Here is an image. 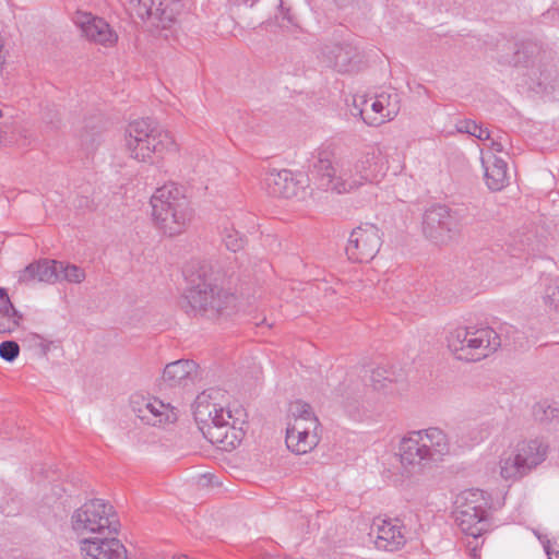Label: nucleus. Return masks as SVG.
Masks as SVG:
<instances>
[{
    "label": "nucleus",
    "instance_id": "obj_36",
    "mask_svg": "<svg viewBox=\"0 0 559 559\" xmlns=\"http://www.w3.org/2000/svg\"><path fill=\"white\" fill-rule=\"evenodd\" d=\"M341 403L349 416L356 417L359 414V400L355 394L347 393Z\"/></svg>",
    "mask_w": 559,
    "mask_h": 559
},
{
    "label": "nucleus",
    "instance_id": "obj_37",
    "mask_svg": "<svg viewBox=\"0 0 559 559\" xmlns=\"http://www.w3.org/2000/svg\"><path fill=\"white\" fill-rule=\"evenodd\" d=\"M544 298L546 304L559 310V280L547 287Z\"/></svg>",
    "mask_w": 559,
    "mask_h": 559
},
{
    "label": "nucleus",
    "instance_id": "obj_5",
    "mask_svg": "<svg viewBox=\"0 0 559 559\" xmlns=\"http://www.w3.org/2000/svg\"><path fill=\"white\" fill-rule=\"evenodd\" d=\"M450 452L449 436L439 427L411 431L399 444L400 462L408 472L439 462Z\"/></svg>",
    "mask_w": 559,
    "mask_h": 559
},
{
    "label": "nucleus",
    "instance_id": "obj_9",
    "mask_svg": "<svg viewBox=\"0 0 559 559\" xmlns=\"http://www.w3.org/2000/svg\"><path fill=\"white\" fill-rule=\"evenodd\" d=\"M487 506V499L480 489H466L455 497L453 515L465 535L477 538L488 530Z\"/></svg>",
    "mask_w": 559,
    "mask_h": 559
},
{
    "label": "nucleus",
    "instance_id": "obj_15",
    "mask_svg": "<svg viewBox=\"0 0 559 559\" xmlns=\"http://www.w3.org/2000/svg\"><path fill=\"white\" fill-rule=\"evenodd\" d=\"M79 548L85 559H127V549L116 534L82 539Z\"/></svg>",
    "mask_w": 559,
    "mask_h": 559
},
{
    "label": "nucleus",
    "instance_id": "obj_12",
    "mask_svg": "<svg viewBox=\"0 0 559 559\" xmlns=\"http://www.w3.org/2000/svg\"><path fill=\"white\" fill-rule=\"evenodd\" d=\"M130 403L133 413L145 425L165 427L178 419V409L155 396L136 394L131 397Z\"/></svg>",
    "mask_w": 559,
    "mask_h": 559
},
{
    "label": "nucleus",
    "instance_id": "obj_2",
    "mask_svg": "<svg viewBox=\"0 0 559 559\" xmlns=\"http://www.w3.org/2000/svg\"><path fill=\"white\" fill-rule=\"evenodd\" d=\"M227 394L218 388L201 392L193 404V415L204 437L213 444L227 450L236 448L242 438L237 425L242 423V409L231 411L226 406Z\"/></svg>",
    "mask_w": 559,
    "mask_h": 559
},
{
    "label": "nucleus",
    "instance_id": "obj_32",
    "mask_svg": "<svg viewBox=\"0 0 559 559\" xmlns=\"http://www.w3.org/2000/svg\"><path fill=\"white\" fill-rule=\"evenodd\" d=\"M222 240L226 248L233 252H238L245 246V237L234 228V226H223Z\"/></svg>",
    "mask_w": 559,
    "mask_h": 559
},
{
    "label": "nucleus",
    "instance_id": "obj_42",
    "mask_svg": "<svg viewBox=\"0 0 559 559\" xmlns=\"http://www.w3.org/2000/svg\"><path fill=\"white\" fill-rule=\"evenodd\" d=\"M258 0H243V3L245 4H249L250 7H252Z\"/></svg>",
    "mask_w": 559,
    "mask_h": 559
},
{
    "label": "nucleus",
    "instance_id": "obj_8",
    "mask_svg": "<svg viewBox=\"0 0 559 559\" xmlns=\"http://www.w3.org/2000/svg\"><path fill=\"white\" fill-rule=\"evenodd\" d=\"M70 522L79 542L96 535L118 533L114 507L103 499H92L83 503L73 511Z\"/></svg>",
    "mask_w": 559,
    "mask_h": 559
},
{
    "label": "nucleus",
    "instance_id": "obj_46",
    "mask_svg": "<svg viewBox=\"0 0 559 559\" xmlns=\"http://www.w3.org/2000/svg\"><path fill=\"white\" fill-rule=\"evenodd\" d=\"M2 117V111L0 110V118Z\"/></svg>",
    "mask_w": 559,
    "mask_h": 559
},
{
    "label": "nucleus",
    "instance_id": "obj_21",
    "mask_svg": "<svg viewBox=\"0 0 559 559\" xmlns=\"http://www.w3.org/2000/svg\"><path fill=\"white\" fill-rule=\"evenodd\" d=\"M511 447L519 454L520 461L527 473L546 459L547 447L538 439L522 440Z\"/></svg>",
    "mask_w": 559,
    "mask_h": 559
},
{
    "label": "nucleus",
    "instance_id": "obj_26",
    "mask_svg": "<svg viewBox=\"0 0 559 559\" xmlns=\"http://www.w3.org/2000/svg\"><path fill=\"white\" fill-rule=\"evenodd\" d=\"M323 53L329 67L335 68L338 72H347L350 70V63L354 57L350 47L334 45L326 48Z\"/></svg>",
    "mask_w": 559,
    "mask_h": 559
},
{
    "label": "nucleus",
    "instance_id": "obj_14",
    "mask_svg": "<svg viewBox=\"0 0 559 559\" xmlns=\"http://www.w3.org/2000/svg\"><path fill=\"white\" fill-rule=\"evenodd\" d=\"M180 9L176 0H130V12L153 26L166 28L175 22Z\"/></svg>",
    "mask_w": 559,
    "mask_h": 559
},
{
    "label": "nucleus",
    "instance_id": "obj_40",
    "mask_svg": "<svg viewBox=\"0 0 559 559\" xmlns=\"http://www.w3.org/2000/svg\"><path fill=\"white\" fill-rule=\"evenodd\" d=\"M36 338L39 340V342H40L39 345H40L43 352L46 354L49 350L50 342L44 340L43 337H40L38 335H36Z\"/></svg>",
    "mask_w": 559,
    "mask_h": 559
},
{
    "label": "nucleus",
    "instance_id": "obj_17",
    "mask_svg": "<svg viewBox=\"0 0 559 559\" xmlns=\"http://www.w3.org/2000/svg\"><path fill=\"white\" fill-rule=\"evenodd\" d=\"M404 526L400 520H380L371 527L370 535L376 536V547L386 551L400 549L406 543Z\"/></svg>",
    "mask_w": 559,
    "mask_h": 559
},
{
    "label": "nucleus",
    "instance_id": "obj_45",
    "mask_svg": "<svg viewBox=\"0 0 559 559\" xmlns=\"http://www.w3.org/2000/svg\"><path fill=\"white\" fill-rule=\"evenodd\" d=\"M532 49H531V52H534V48L535 46H530Z\"/></svg>",
    "mask_w": 559,
    "mask_h": 559
},
{
    "label": "nucleus",
    "instance_id": "obj_35",
    "mask_svg": "<svg viewBox=\"0 0 559 559\" xmlns=\"http://www.w3.org/2000/svg\"><path fill=\"white\" fill-rule=\"evenodd\" d=\"M558 409L545 404H537L534 407V416L537 420H551L557 417Z\"/></svg>",
    "mask_w": 559,
    "mask_h": 559
},
{
    "label": "nucleus",
    "instance_id": "obj_30",
    "mask_svg": "<svg viewBox=\"0 0 559 559\" xmlns=\"http://www.w3.org/2000/svg\"><path fill=\"white\" fill-rule=\"evenodd\" d=\"M59 282L66 281L73 284H81L85 277V271L71 263L59 261Z\"/></svg>",
    "mask_w": 559,
    "mask_h": 559
},
{
    "label": "nucleus",
    "instance_id": "obj_22",
    "mask_svg": "<svg viewBox=\"0 0 559 559\" xmlns=\"http://www.w3.org/2000/svg\"><path fill=\"white\" fill-rule=\"evenodd\" d=\"M485 169V179L488 188L493 191L501 190L508 182V165L506 160L495 154L481 157Z\"/></svg>",
    "mask_w": 559,
    "mask_h": 559
},
{
    "label": "nucleus",
    "instance_id": "obj_16",
    "mask_svg": "<svg viewBox=\"0 0 559 559\" xmlns=\"http://www.w3.org/2000/svg\"><path fill=\"white\" fill-rule=\"evenodd\" d=\"M73 21L75 25L81 29V33L90 41L105 47H111L118 40V35L102 17L94 16L87 12H76Z\"/></svg>",
    "mask_w": 559,
    "mask_h": 559
},
{
    "label": "nucleus",
    "instance_id": "obj_23",
    "mask_svg": "<svg viewBox=\"0 0 559 559\" xmlns=\"http://www.w3.org/2000/svg\"><path fill=\"white\" fill-rule=\"evenodd\" d=\"M499 473L506 480H516L527 474L525 467L520 461V456L510 445L506 449L499 460Z\"/></svg>",
    "mask_w": 559,
    "mask_h": 559
},
{
    "label": "nucleus",
    "instance_id": "obj_38",
    "mask_svg": "<svg viewBox=\"0 0 559 559\" xmlns=\"http://www.w3.org/2000/svg\"><path fill=\"white\" fill-rule=\"evenodd\" d=\"M490 151L492 154L501 153L504 151L506 144L508 142L507 135L498 136L497 139H492L490 136Z\"/></svg>",
    "mask_w": 559,
    "mask_h": 559
},
{
    "label": "nucleus",
    "instance_id": "obj_41",
    "mask_svg": "<svg viewBox=\"0 0 559 559\" xmlns=\"http://www.w3.org/2000/svg\"><path fill=\"white\" fill-rule=\"evenodd\" d=\"M509 62H513V63H515V64H516V63L522 62V58H521V52H520V50H518V51L515 52L514 58H513L512 60H510Z\"/></svg>",
    "mask_w": 559,
    "mask_h": 559
},
{
    "label": "nucleus",
    "instance_id": "obj_28",
    "mask_svg": "<svg viewBox=\"0 0 559 559\" xmlns=\"http://www.w3.org/2000/svg\"><path fill=\"white\" fill-rule=\"evenodd\" d=\"M288 412L293 418L292 423L302 421L304 426L319 428V420L308 403L296 400L289 404Z\"/></svg>",
    "mask_w": 559,
    "mask_h": 559
},
{
    "label": "nucleus",
    "instance_id": "obj_4",
    "mask_svg": "<svg viewBox=\"0 0 559 559\" xmlns=\"http://www.w3.org/2000/svg\"><path fill=\"white\" fill-rule=\"evenodd\" d=\"M124 148L136 162L153 164L154 158L177 153L179 146L169 131L158 128L146 118L128 124L124 131Z\"/></svg>",
    "mask_w": 559,
    "mask_h": 559
},
{
    "label": "nucleus",
    "instance_id": "obj_19",
    "mask_svg": "<svg viewBox=\"0 0 559 559\" xmlns=\"http://www.w3.org/2000/svg\"><path fill=\"white\" fill-rule=\"evenodd\" d=\"M444 205H433L425 211L423 217L424 235L437 245L447 243L449 234L443 228Z\"/></svg>",
    "mask_w": 559,
    "mask_h": 559
},
{
    "label": "nucleus",
    "instance_id": "obj_31",
    "mask_svg": "<svg viewBox=\"0 0 559 559\" xmlns=\"http://www.w3.org/2000/svg\"><path fill=\"white\" fill-rule=\"evenodd\" d=\"M487 437H488L487 429H485L483 427H479V426L465 427V428L461 429L460 445L461 447H473V445L481 442Z\"/></svg>",
    "mask_w": 559,
    "mask_h": 559
},
{
    "label": "nucleus",
    "instance_id": "obj_11",
    "mask_svg": "<svg viewBox=\"0 0 559 559\" xmlns=\"http://www.w3.org/2000/svg\"><path fill=\"white\" fill-rule=\"evenodd\" d=\"M263 187L270 195L300 202L306 201L311 194L308 177L287 169L267 171Z\"/></svg>",
    "mask_w": 559,
    "mask_h": 559
},
{
    "label": "nucleus",
    "instance_id": "obj_3",
    "mask_svg": "<svg viewBox=\"0 0 559 559\" xmlns=\"http://www.w3.org/2000/svg\"><path fill=\"white\" fill-rule=\"evenodd\" d=\"M211 270L207 263L199 267V282L191 285L185 294L187 312L210 319L230 316L236 308V296L218 284Z\"/></svg>",
    "mask_w": 559,
    "mask_h": 559
},
{
    "label": "nucleus",
    "instance_id": "obj_29",
    "mask_svg": "<svg viewBox=\"0 0 559 559\" xmlns=\"http://www.w3.org/2000/svg\"><path fill=\"white\" fill-rule=\"evenodd\" d=\"M402 378V373H396L391 368L378 367L371 372V382L376 390H384L389 384L397 382Z\"/></svg>",
    "mask_w": 559,
    "mask_h": 559
},
{
    "label": "nucleus",
    "instance_id": "obj_33",
    "mask_svg": "<svg viewBox=\"0 0 559 559\" xmlns=\"http://www.w3.org/2000/svg\"><path fill=\"white\" fill-rule=\"evenodd\" d=\"M456 130L460 133H467L481 141L490 139V132L488 129L483 128L473 120H463L457 122Z\"/></svg>",
    "mask_w": 559,
    "mask_h": 559
},
{
    "label": "nucleus",
    "instance_id": "obj_18",
    "mask_svg": "<svg viewBox=\"0 0 559 559\" xmlns=\"http://www.w3.org/2000/svg\"><path fill=\"white\" fill-rule=\"evenodd\" d=\"M318 428L304 426L302 421L288 423L286 445L296 454H306L319 443Z\"/></svg>",
    "mask_w": 559,
    "mask_h": 559
},
{
    "label": "nucleus",
    "instance_id": "obj_1",
    "mask_svg": "<svg viewBox=\"0 0 559 559\" xmlns=\"http://www.w3.org/2000/svg\"><path fill=\"white\" fill-rule=\"evenodd\" d=\"M381 170L379 153L371 148L355 163L346 156L325 147L313 156L312 174L319 186L336 193H347L378 177Z\"/></svg>",
    "mask_w": 559,
    "mask_h": 559
},
{
    "label": "nucleus",
    "instance_id": "obj_20",
    "mask_svg": "<svg viewBox=\"0 0 559 559\" xmlns=\"http://www.w3.org/2000/svg\"><path fill=\"white\" fill-rule=\"evenodd\" d=\"M59 261L40 260L27 265L19 276L20 282L28 283L38 281L53 284L59 282Z\"/></svg>",
    "mask_w": 559,
    "mask_h": 559
},
{
    "label": "nucleus",
    "instance_id": "obj_27",
    "mask_svg": "<svg viewBox=\"0 0 559 559\" xmlns=\"http://www.w3.org/2000/svg\"><path fill=\"white\" fill-rule=\"evenodd\" d=\"M468 218L469 215L466 209H450L444 205L443 228L445 234H449V241L469 223Z\"/></svg>",
    "mask_w": 559,
    "mask_h": 559
},
{
    "label": "nucleus",
    "instance_id": "obj_10",
    "mask_svg": "<svg viewBox=\"0 0 559 559\" xmlns=\"http://www.w3.org/2000/svg\"><path fill=\"white\" fill-rule=\"evenodd\" d=\"M349 106L352 116L361 118L366 124L372 127L393 120L401 108L400 96L395 91L382 92L373 97L355 95Z\"/></svg>",
    "mask_w": 559,
    "mask_h": 559
},
{
    "label": "nucleus",
    "instance_id": "obj_13",
    "mask_svg": "<svg viewBox=\"0 0 559 559\" xmlns=\"http://www.w3.org/2000/svg\"><path fill=\"white\" fill-rule=\"evenodd\" d=\"M382 236L373 224L361 225L350 233L346 245V254L354 262H369L379 252Z\"/></svg>",
    "mask_w": 559,
    "mask_h": 559
},
{
    "label": "nucleus",
    "instance_id": "obj_25",
    "mask_svg": "<svg viewBox=\"0 0 559 559\" xmlns=\"http://www.w3.org/2000/svg\"><path fill=\"white\" fill-rule=\"evenodd\" d=\"M22 316L10 301L7 292L0 288V333H11L19 328Z\"/></svg>",
    "mask_w": 559,
    "mask_h": 559
},
{
    "label": "nucleus",
    "instance_id": "obj_7",
    "mask_svg": "<svg viewBox=\"0 0 559 559\" xmlns=\"http://www.w3.org/2000/svg\"><path fill=\"white\" fill-rule=\"evenodd\" d=\"M447 343L459 359L467 361L486 358L501 346L498 333L487 325L455 328L449 332Z\"/></svg>",
    "mask_w": 559,
    "mask_h": 559
},
{
    "label": "nucleus",
    "instance_id": "obj_24",
    "mask_svg": "<svg viewBox=\"0 0 559 559\" xmlns=\"http://www.w3.org/2000/svg\"><path fill=\"white\" fill-rule=\"evenodd\" d=\"M195 371L197 365L194 361L180 359L166 365L163 379L170 385H177L191 378Z\"/></svg>",
    "mask_w": 559,
    "mask_h": 559
},
{
    "label": "nucleus",
    "instance_id": "obj_39",
    "mask_svg": "<svg viewBox=\"0 0 559 559\" xmlns=\"http://www.w3.org/2000/svg\"><path fill=\"white\" fill-rule=\"evenodd\" d=\"M544 550L548 556V559H559V546L557 542L547 540L544 544Z\"/></svg>",
    "mask_w": 559,
    "mask_h": 559
},
{
    "label": "nucleus",
    "instance_id": "obj_44",
    "mask_svg": "<svg viewBox=\"0 0 559 559\" xmlns=\"http://www.w3.org/2000/svg\"><path fill=\"white\" fill-rule=\"evenodd\" d=\"M538 539H539V542H542V543H543V545L548 540V539L543 540L542 536H538Z\"/></svg>",
    "mask_w": 559,
    "mask_h": 559
},
{
    "label": "nucleus",
    "instance_id": "obj_6",
    "mask_svg": "<svg viewBox=\"0 0 559 559\" xmlns=\"http://www.w3.org/2000/svg\"><path fill=\"white\" fill-rule=\"evenodd\" d=\"M150 203L153 221L165 236L174 237L182 234L193 218L189 200L173 182L157 188Z\"/></svg>",
    "mask_w": 559,
    "mask_h": 559
},
{
    "label": "nucleus",
    "instance_id": "obj_43",
    "mask_svg": "<svg viewBox=\"0 0 559 559\" xmlns=\"http://www.w3.org/2000/svg\"><path fill=\"white\" fill-rule=\"evenodd\" d=\"M538 539H539V542H542V543H543V545L548 540V539L543 540L542 536H538Z\"/></svg>",
    "mask_w": 559,
    "mask_h": 559
},
{
    "label": "nucleus",
    "instance_id": "obj_34",
    "mask_svg": "<svg viewBox=\"0 0 559 559\" xmlns=\"http://www.w3.org/2000/svg\"><path fill=\"white\" fill-rule=\"evenodd\" d=\"M20 354V346L15 341H4L0 343V357L8 361H14Z\"/></svg>",
    "mask_w": 559,
    "mask_h": 559
}]
</instances>
